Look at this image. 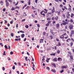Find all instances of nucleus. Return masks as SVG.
<instances>
[{"label": "nucleus", "mask_w": 74, "mask_h": 74, "mask_svg": "<svg viewBox=\"0 0 74 74\" xmlns=\"http://www.w3.org/2000/svg\"><path fill=\"white\" fill-rule=\"evenodd\" d=\"M53 9L51 10L52 13H53L55 12V8L54 7H53Z\"/></svg>", "instance_id": "obj_6"}, {"label": "nucleus", "mask_w": 74, "mask_h": 74, "mask_svg": "<svg viewBox=\"0 0 74 74\" xmlns=\"http://www.w3.org/2000/svg\"><path fill=\"white\" fill-rule=\"evenodd\" d=\"M10 55H12V54H13V52L12 51H11L10 52Z\"/></svg>", "instance_id": "obj_50"}, {"label": "nucleus", "mask_w": 74, "mask_h": 74, "mask_svg": "<svg viewBox=\"0 0 74 74\" xmlns=\"http://www.w3.org/2000/svg\"><path fill=\"white\" fill-rule=\"evenodd\" d=\"M67 28V25H66L65 27V29H66Z\"/></svg>", "instance_id": "obj_55"}, {"label": "nucleus", "mask_w": 74, "mask_h": 74, "mask_svg": "<svg viewBox=\"0 0 74 74\" xmlns=\"http://www.w3.org/2000/svg\"><path fill=\"white\" fill-rule=\"evenodd\" d=\"M63 71H64L63 70H61L60 71V73H62L63 72Z\"/></svg>", "instance_id": "obj_43"}, {"label": "nucleus", "mask_w": 74, "mask_h": 74, "mask_svg": "<svg viewBox=\"0 0 74 74\" xmlns=\"http://www.w3.org/2000/svg\"><path fill=\"white\" fill-rule=\"evenodd\" d=\"M37 1H38V0H35V2L36 3H37Z\"/></svg>", "instance_id": "obj_57"}, {"label": "nucleus", "mask_w": 74, "mask_h": 74, "mask_svg": "<svg viewBox=\"0 0 74 74\" xmlns=\"http://www.w3.org/2000/svg\"><path fill=\"white\" fill-rule=\"evenodd\" d=\"M11 10L12 11H13L14 10H15V8L14 7H12V8L11 9Z\"/></svg>", "instance_id": "obj_17"}, {"label": "nucleus", "mask_w": 74, "mask_h": 74, "mask_svg": "<svg viewBox=\"0 0 74 74\" xmlns=\"http://www.w3.org/2000/svg\"><path fill=\"white\" fill-rule=\"evenodd\" d=\"M58 60L59 62H61L62 60V59L61 58L59 57L58 58Z\"/></svg>", "instance_id": "obj_4"}, {"label": "nucleus", "mask_w": 74, "mask_h": 74, "mask_svg": "<svg viewBox=\"0 0 74 74\" xmlns=\"http://www.w3.org/2000/svg\"><path fill=\"white\" fill-rule=\"evenodd\" d=\"M71 34H74V30H71Z\"/></svg>", "instance_id": "obj_10"}, {"label": "nucleus", "mask_w": 74, "mask_h": 74, "mask_svg": "<svg viewBox=\"0 0 74 74\" xmlns=\"http://www.w3.org/2000/svg\"><path fill=\"white\" fill-rule=\"evenodd\" d=\"M72 70L73 72V73H74V68H72Z\"/></svg>", "instance_id": "obj_62"}, {"label": "nucleus", "mask_w": 74, "mask_h": 74, "mask_svg": "<svg viewBox=\"0 0 74 74\" xmlns=\"http://www.w3.org/2000/svg\"><path fill=\"white\" fill-rule=\"evenodd\" d=\"M66 41L67 42H69L71 41V39L70 38H69L68 39H66Z\"/></svg>", "instance_id": "obj_3"}, {"label": "nucleus", "mask_w": 74, "mask_h": 74, "mask_svg": "<svg viewBox=\"0 0 74 74\" xmlns=\"http://www.w3.org/2000/svg\"><path fill=\"white\" fill-rule=\"evenodd\" d=\"M27 57H26L25 58V59L26 61H27Z\"/></svg>", "instance_id": "obj_33"}, {"label": "nucleus", "mask_w": 74, "mask_h": 74, "mask_svg": "<svg viewBox=\"0 0 74 74\" xmlns=\"http://www.w3.org/2000/svg\"><path fill=\"white\" fill-rule=\"evenodd\" d=\"M15 69V65H14L12 67V69L13 70H14Z\"/></svg>", "instance_id": "obj_29"}, {"label": "nucleus", "mask_w": 74, "mask_h": 74, "mask_svg": "<svg viewBox=\"0 0 74 74\" xmlns=\"http://www.w3.org/2000/svg\"><path fill=\"white\" fill-rule=\"evenodd\" d=\"M27 54L28 55V56H30V53H29V52H27Z\"/></svg>", "instance_id": "obj_56"}, {"label": "nucleus", "mask_w": 74, "mask_h": 74, "mask_svg": "<svg viewBox=\"0 0 74 74\" xmlns=\"http://www.w3.org/2000/svg\"><path fill=\"white\" fill-rule=\"evenodd\" d=\"M50 37L51 38V39H53V36L52 35H50Z\"/></svg>", "instance_id": "obj_30"}, {"label": "nucleus", "mask_w": 74, "mask_h": 74, "mask_svg": "<svg viewBox=\"0 0 74 74\" xmlns=\"http://www.w3.org/2000/svg\"><path fill=\"white\" fill-rule=\"evenodd\" d=\"M59 27H60V24L59 23H57L56 24V27L57 29H59Z\"/></svg>", "instance_id": "obj_2"}, {"label": "nucleus", "mask_w": 74, "mask_h": 74, "mask_svg": "<svg viewBox=\"0 0 74 74\" xmlns=\"http://www.w3.org/2000/svg\"><path fill=\"white\" fill-rule=\"evenodd\" d=\"M4 29H6V30H8V27H5Z\"/></svg>", "instance_id": "obj_59"}, {"label": "nucleus", "mask_w": 74, "mask_h": 74, "mask_svg": "<svg viewBox=\"0 0 74 74\" xmlns=\"http://www.w3.org/2000/svg\"><path fill=\"white\" fill-rule=\"evenodd\" d=\"M2 69L3 71H4L5 70V68L4 67H2Z\"/></svg>", "instance_id": "obj_39"}, {"label": "nucleus", "mask_w": 74, "mask_h": 74, "mask_svg": "<svg viewBox=\"0 0 74 74\" xmlns=\"http://www.w3.org/2000/svg\"><path fill=\"white\" fill-rule=\"evenodd\" d=\"M52 65L54 67H56V65H55V64L54 63H53L52 64Z\"/></svg>", "instance_id": "obj_13"}, {"label": "nucleus", "mask_w": 74, "mask_h": 74, "mask_svg": "<svg viewBox=\"0 0 74 74\" xmlns=\"http://www.w3.org/2000/svg\"><path fill=\"white\" fill-rule=\"evenodd\" d=\"M43 35H44V36H45V32H43Z\"/></svg>", "instance_id": "obj_46"}, {"label": "nucleus", "mask_w": 74, "mask_h": 74, "mask_svg": "<svg viewBox=\"0 0 74 74\" xmlns=\"http://www.w3.org/2000/svg\"><path fill=\"white\" fill-rule=\"evenodd\" d=\"M15 41H18V39H17V38H16V39H15Z\"/></svg>", "instance_id": "obj_60"}, {"label": "nucleus", "mask_w": 74, "mask_h": 74, "mask_svg": "<svg viewBox=\"0 0 74 74\" xmlns=\"http://www.w3.org/2000/svg\"><path fill=\"white\" fill-rule=\"evenodd\" d=\"M5 48H6V49H8V47H7V46L6 45H5Z\"/></svg>", "instance_id": "obj_38"}, {"label": "nucleus", "mask_w": 74, "mask_h": 74, "mask_svg": "<svg viewBox=\"0 0 74 74\" xmlns=\"http://www.w3.org/2000/svg\"><path fill=\"white\" fill-rule=\"evenodd\" d=\"M60 51L59 50H58L57 51V53L59 54L60 53Z\"/></svg>", "instance_id": "obj_25"}, {"label": "nucleus", "mask_w": 74, "mask_h": 74, "mask_svg": "<svg viewBox=\"0 0 74 74\" xmlns=\"http://www.w3.org/2000/svg\"><path fill=\"white\" fill-rule=\"evenodd\" d=\"M25 27H26L27 29H28V28H29V26L28 25H25Z\"/></svg>", "instance_id": "obj_20"}, {"label": "nucleus", "mask_w": 74, "mask_h": 74, "mask_svg": "<svg viewBox=\"0 0 74 74\" xmlns=\"http://www.w3.org/2000/svg\"><path fill=\"white\" fill-rule=\"evenodd\" d=\"M55 19L56 21H57V19H59V17L58 16H56L55 18Z\"/></svg>", "instance_id": "obj_24"}, {"label": "nucleus", "mask_w": 74, "mask_h": 74, "mask_svg": "<svg viewBox=\"0 0 74 74\" xmlns=\"http://www.w3.org/2000/svg\"><path fill=\"white\" fill-rule=\"evenodd\" d=\"M66 33H64L62 35V36H65V35H66Z\"/></svg>", "instance_id": "obj_41"}, {"label": "nucleus", "mask_w": 74, "mask_h": 74, "mask_svg": "<svg viewBox=\"0 0 74 74\" xmlns=\"http://www.w3.org/2000/svg\"><path fill=\"white\" fill-rule=\"evenodd\" d=\"M70 58L71 59H73V56L72 55H71L70 56Z\"/></svg>", "instance_id": "obj_19"}, {"label": "nucleus", "mask_w": 74, "mask_h": 74, "mask_svg": "<svg viewBox=\"0 0 74 74\" xmlns=\"http://www.w3.org/2000/svg\"><path fill=\"white\" fill-rule=\"evenodd\" d=\"M52 20H54L55 19V18L54 17H52V18H51Z\"/></svg>", "instance_id": "obj_54"}, {"label": "nucleus", "mask_w": 74, "mask_h": 74, "mask_svg": "<svg viewBox=\"0 0 74 74\" xmlns=\"http://www.w3.org/2000/svg\"><path fill=\"white\" fill-rule=\"evenodd\" d=\"M68 10L69 11H70V12H71V11H72V10H71V8H69L68 9Z\"/></svg>", "instance_id": "obj_18"}, {"label": "nucleus", "mask_w": 74, "mask_h": 74, "mask_svg": "<svg viewBox=\"0 0 74 74\" xmlns=\"http://www.w3.org/2000/svg\"><path fill=\"white\" fill-rule=\"evenodd\" d=\"M71 40L72 41V42H74V40L73 39V38H71Z\"/></svg>", "instance_id": "obj_31"}, {"label": "nucleus", "mask_w": 74, "mask_h": 74, "mask_svg": "<svg viewBox=\"0 0 74 74\" xmlns=\"http://www.w3.org/2000/svg\"><path fill=\"white\" fill-rule=\"evenodd\" d=\"M66 14L68 16H70V12H68Z\"/></svg>", "instance_id": "obj_14"}, {"label": "nucleus", "mask_w": 74, "mask_h": 74, "mask_svg": "<svg viewBox=\"0 0 74 74\" xmlns=\"http://www.w3.org/2000/svg\"><path fill=\"white\" fill-rule=\"evenodd\" d=\"M11 36H12V37H13L14 36V34H13V33H11Z\"/></svg>", "instance_id": "obj_47"}, {"label": "nucleus", "mask_w": 74, "mask_h": 74, "mask_svg": "<svg viewBox=\"0 0 74 74\" xmlns=\"http://www.w3.org/2000/svg\"><path fill=\"white\" fill-rule=\"evenodd\" d=\"M70 21L71 22V23H73V20L71 19L70 20Z\"/></svg>", "instance_id": "obj_32"}, {"label": "nucleus", "mask_w": 74, "mask_h": 74, "mask_svg": "<svg viewBox=\"0 0 74 74\" xmlns=\"http://www.w3.org/2000/svg\"><path fill=\"white\" fill-rule=\"evenodd\" d=\"M4 21L5 22V23H7V21L6 20H4Z\"/></svg>", "instance_id": "obj_63"}, {"label": "nucleus", "mask_w": 74, "mask_h": 74, "mask_svg": "<svg viewBox=\"0 0 74 74\" xmlns=\"http://www.w3.org/2000/svg\"><path fill=\"white\" fill-rule=\"evenodd\" d=\"M64 8L65 9V10H67V7H66V6H64Z\"/></svg>", "instance_id": "obj_34"}, {"label": "nucleus", "mask_w": 74, "mask_h": 74, "mask_svg": "<svg viewBox=\"0 0 74 74\" xmlns=\"http://www.w3.org/2000/svg\"><path fill=\"white\" fill-rule=\"evenodd\" d=\"M20 33H24V31H20Z\"/></svg>", "instance_id": "obj_35"}, {"label": "nucleus", "mask_w": 74, "mask_h": 74, "mask_svg": "<svg viewBox=\"0 0 74 74\" xmlns=\"http://www.w3.org/2000/svg\"><path fill=\"white\" fill-rule=\"evenodd\" d=\"M6 7H8L9 5H8V3L7 2L6 3Z\"/></svg>", "instance_id": "obj_27"}, {"label": "nucleus", "mask_w": 74, "mask_h": 74, "mask_svg": "<svg viewBox=\"0 0 74 74\" xmlns=\"http://www.w3.org/2000/svg\"><path fill=\"white\" fill-rule=\"evenodd\" d=\"M51 22V21H48V22L47 23H48L49 24Z\"/></svg>", "instance_id": "obj_42"}, {"label": "nucleus", "mask_w": 74, "mask_h": 74, "mask_svg": "<svg viewBox=\"0 0 74 74\" xmlns=\"http://www.w3.org/2000/svg\"><path fill=\"white\" fill-rule=\"evenodd\" d=\"M57 48L56 46L54 47V48H55V50H56V49H57V48Z\"/></svg>", "instance_id": "obj_61"}, {"label": "nucleus", "mask_w": 74, "mask_h": 74, "mask_svg": "<svg viewBox=\"0 0 74 74\" xmlns=\"http://www.w3.org/2000/svg\"><path fill=\"white\" fill-rule=\"evenodd\" d=\"M73 59H71L70 60V62H73Z\"/></svg>", "instance_id": "obj_58"}, {"label": "nucleus", "mask_w": 74, "mask_h": 74, "mask_svg": "<svg viewBox=\"0 0 74 74\" xmlns=\"http://www.w3.org/2000/svg\"><path fill=\"white\" fill-rule=\"evenodd\" d=\"M60 38H61L62 39H64V36H62V35H61V36H60Z\"/></svg>", "instance_id": "obj_7"}, {"label": "nucleus", "mask_w": 74, "mask_h": 74, "mask_svg": "<svg viewBox=\"0 0 74 74\" xmlns=\"http://www.w3.org/2000/svg\"><path fill=\"white\" fill-rule=\"evenodd\" d=\"M23 14H24V16H26V13L25 12H24L23 13Z\"/></svg>", "instance_id": "obj_36"}, {"label": "nucleus", "mask_w": 74, "mask_h": 74, "mask_svg": "<svg viewBox=\"0 0 74 74\" xmlns=\"http://www.w3.org/2000/svg\"><path fill=\"white\" fill-rule=\"evenodd\" d=\"M46 69H47V70H48L49 71V70H50V69L49 68V67H47L46 68Z\"/></svg>", "instance_id": "obj_26"}, {"label": "nucleus", "mask_w": 74, "mask_h": 74, "mask_svg": "<svg viewBox=\"0 0 74 74\" xmlns=\"http://www.w3.org/2000/svg\"><path fill=\"white\" fill-rule=\"evenodd\" d=\"M74 27V26L72 25H70L69 26V28L70 29V30H72L73 29V27Z\"/></svg>", "instance_id": "obj_1"}, {"label": "nucleus", "mask_w": 74, "mask_h": 74, "mask_svg": "<svg viewBox=\"0 0 74 74\" xmlns=\"http://www.w3.org/2000/svg\"><path fill=\"white\" fill-rule=\"evenodd\" d=\"M52 72H53V73H56V70H55L54 69H52L51 70Z\"/></svg>", "instance_id": "obj_11"}, {"label": "nucleus", "mask_w": 74, "mask_h": 74, "mask_svg": "<svg viewBox=\"0 0 74 74\" xmlns=\"http://www.w3.org/2000/svg\"><path fill=\"white\" fill-rule=\"evenodd\" d=\"M28 5H30V1H28Z\"/></svg>", "instance_id": "obj_44"}, {"label": "nucleus", "mask_w": 74, "mask_h": 74, "mask_svg": "<svg viewBox=\"0 0 74 74\" xmlns=\"http://www.w3.org/2000/svg\"><path fill=\"white\" fill-rule=\"evenodd\" d=\"M74 16V14L73 13H71V18H73V16Z\"/></svg>", "instance_id": "obj_15"}, {"label": "nucleus", "mask_w": 74, "mask_h": 74, "mask_svg": "<svg viewBox=\"0 0 74 74\" xmlns=\"http://www.w3.org/2000/svg\"><path fill=\"white\" fill-rule=\"evenodd\" d=\"M56 23V21H55V20H53V22L52 23V24H55Z\"/></svg>", "instance_id": "obj_28"}, {"label": "nucleus", "mask_w": 74, "mask_h": 74, "mask_svg": "<svg viewBox=\"0 0 74 74\" xmlns=\"http://www.w3.org/2000/svg\"><path fill=\"white\" fill-rule=\"evenodd\" d=\"M49 24H48V23H47V24H46V26H49Z\"/></svg>", "instance_id": "obj_53"}, {"label": "nucleus", "mask_w": 74, "mask_h": 74, "mask_svg": "<svg viewBox=\"0 0 74 74\" xmlns=\"http://www.w3.org/2000/svg\"><path fill=\"white\" fill-rule=\"evenodd\" d=\"M68 53L70 55V56L71 55V52H68Z\"/></svg>", "instance_id": "obj_37"}, {"label": "nucleus", "mask_w": 74, "mask_h": 74, "mask_svg": "<svg viewBox=\"0 0 74 74\" xmlns=\"http://www.w3.org/2000/svg\"><path fill=\"white\" fill-rule=\"evenodd\" d=\"M18 64V66H21V64H20V63L18 62L17 63Z\"/></svg>", "instance_id": "obj_48"}, {"label": "nucleus", "mask_w": 74, "mask_h": 74, "mask_svg": "<svg viewBox=\"0 0 74 74\" xmlns=\"http://www.w3.org/2000/svg\"><path fill=\"white\" fill-rule=\"evenodd\" d=\"M8 60H11V59H10V58H9V57L8 58Z\"/></svg>", "instance_id": "obj_52"}, {"label": "nucleus", "mask_w": 74, "mask_h": 74, "mask_svg": "<svg viewBox=\"0 0 74 74\" xmlns=\"http://www.w3.org/2000/svg\"><path fill=\"white\" fill-rule=\"evenodd\" d=\"M58 45L59 46H60V45H61V44L60 42H58Z\"/></svg>", "instance_id": "obj_51"}, {"label": "nucleus", "mask_w": 74, "mask_h": 74, "mask_svg": "<svg viewBox=\"0 0 74 74\" xmlns=\"http://www.w3.org/2000/svg\"><path fill=\"white\" fill-rule=\"evenodd\" d=\"M53 61L54 62H57V58H54L53 59Z\"/></svg>", "instance_id": "obj_9"}, {"label": "nucleus", "mask_w": 74, "mask_h": 74, "mask_svg": "<svg viewBox=\"0 0 74 74\" xmlns=\"http://www.w3.org/2000/svg\"><path fill=\"white\" fill-rule=\"evenodd\" d=\"M51 56H55V53H52L51 54Z\"/></svg>", "instance_id": "obj_23"}, {"label": "nucleus", "mask_w": 74, "mask_h": 74, "mask_svg": "<svg viewBox=\"0 0 74 74\" xmlns=\"http://www.w3.org/2000/svg\"><path fill=\"white\" fill-rule=\"evenodd\" d=\"M22 38H23L25 37V34H23L21 35Z\"/></svg>", "instance_id": "obj_12"}, {"label": "nucleus", "mask_w": 74, "mask_h": 74, "mask_svg": "<svg viewBox=\"0 0 74 74\" xmlns=\"http://www.w3.org/2000/svg\"><path fill=\"white\" fill-rule=\"evenodd\" d=\"M32 16L33 18H35V16H34V15L33 14H32Z\"/></svg>", "instance_id": "obj_40"}, {"label": "nucleus", "mask_w": 74, "mask_h": 74, "mask_svg": "<svg viewBox=\"0 0 74 74\" xmlns=\"http://www.w3.org/2000/svg\"><path fill=\"white\" fill-rule=\"evenodd\" d=\"M3 55H6V54H5V51H4L3 52Z\"/></svg>", "instance_id": "obj_45"}, {"label": "nucleus", "mask_w": 74, "mask_h": 74, "mask_svg": "<svg viewBox=\"0 0 74 74\" xmlns=\"http://www.w3.org/2000/svg\"><path fill=\"white\" fill-rule=\"evenodd\" d=\"M73 42H71L70 43V45L71 47H73Z\"/></svg>", "instance_id": "obj_8"}, {"label": "nucleus", "mask_w": 74, "mask_h": 74, "mask_svg": "<svg viewBox=\"0 0 74 74\" xmlns=\"http://www.w3.org/2000/svg\"><path fill=\"white\" fill-rule=\"evenodd\" d=\"M51 18H48L47 19V20L48 21H51Z\"/></svg>", "instance_id": "obj_21"}, {"label": "nucleus", "mask_w": 74, "mask_h": 74, "mask_svg": "<svg viewBox=\"0 0 74 74\" xmlns=\"http://www.w3.org/2000/svg\"><path fill=\"white\" fill-rule=\"evenodd\" d=\"M8 1H9V2H10L11 3H12V1L11 0H8Z\"/></svg>", "instance_id": "obj_49"}, {"label": "nucleus", "mask_w": 74, "mask_h": 74, "mask_svg": "<svg viewBox=\"0 0 74 74\" xmlns=\"http://www.w3.org/2000/svg\"><path fill=\"white\" fill-rule=\"evenodd\" d=\"M62 69H67V66H62L61 67Z\"/></svg>", "instance_id": "obj_5"}, {"label": "nucleus", "mask_w": 74, "mask_h": 74, "mask_svg": "<svg viewBox=\"0 0 74 74\" xmlns=\"http://www.w3.org/2000/svg\"><path fill=\"white\" fill-rule=\"evenodd\" d=\"M24 21H25V19L22 20V22H24Z\"/></svg>", "instance_id": "obj_64"}, {"label": "nucleus", "mask_w": 74, "mask_h": 74, "mask_svg": "<svg viewBox=\"0 0 74 74\" xmlns=\"http://www.w3.org/2000/svg\"><path fill=\"white\" fill-rule=\"evenodd\" d=\"M50 32L51 34H52L53 35H54V34H53V31L51 30L50 31Z\"/></svg>", "instance_id": "obj_22"}, {"label": "nucleus", "mask_w": 74, "mask_h": 74, "mask_svg": "<svg viewBox=\"0 0 74 74\" xmlns=\"http://www.w3.org/2000/svg\"><path fill=\"white\" fill-rule=\"evenodd\" d=\"M67 24H68V23L67 22H66L64 23H62V24L63 25H67Z\"/></svg>", "instance_id": "obj_16"}]
</instances>
